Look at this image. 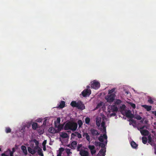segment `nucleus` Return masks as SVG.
Wrapping results in <instances>:
<instances>
[{
  "label": "nucleus",
  "instance_id": "obj_28",
  "mask_svg": "<svg viewBox=\"0 0 156 156\" xmlns=\"http://www.w3.org/2000/svg\"><path fill=\"white\" fill-rule=\"evenodd\" d=\"M32 128L35 130L37 128V124L36 122H34L32 124Z\"/></svg>",
  "mask_w": 156,
  "mask_h": 156
},
{
  "label": "nucleus",
  "instance_id": "obj_57",
  "mask_svg": "<svg viewBox=\"0 0 156 156\" xmlns=\"http://www.w3.org/2000/svg\"><path fill=\"white\" fill-rule=\"evenodd\" d=\"M15 148H12V151H11V152H12L13 153H14V152H15Z\"/></svg>",
  "mask_w": 156,
  "mask_h": 156
},
{
  "label": "nucleus",
  "instance_id": "obj_41",
  "mask_svg": "<svg viewBox=\"0 0 156 156\" xmlns=\"http://www.w3.org/2000/svg\"><path fill=\"white\" fill-rule=\"evenodd\" d=\"M101 124V126L102 127H103L105 126V123L104 119L103 120V121H102Z\"/></svg>",
  "mask_w": 156,
  "mask_h": 156
},
{
  "label": "nucleus",
  "instance_id": "obj_9",
  "mask_svg": "<svg viewBox=\"0 0 156 156\" xmlns=\"http://www.w3.org/2000/svg\"><path fill=\"white\" fill-rule=\"evenodd\" d=\"M106 150L104 148H101L97 155V156H105Z\"/></svg>",
  "mask_w": 156,
  "mask_h": 156
},
{
  "label": "nucleus",
  "instance_id": "obj_7",
  "mask_svg": "<svg viewBox=\"0 0 156 156\" xmlns=\"http://www.w3.org/2000/svg\"><path fill=\"white\" fill-rule=\"evenodd\" d=\"M88 148L90 150L92 155H93L96 153V150L94 146L89 145L88 146Z\"/></svg>",
  "mask_w": 156,
  "mask_h": 156
},
{
  "label": "nucleus",
  "instance_id": "obj_12",
  "mask_svg": "<svg viewBox=\"0 0 156 156\" xmlns=\"http://www.w3.org/2000/svg\"><path fill=\"white\" fill-rule=\"evenodd\" d=\"M55 128H57V129L56 130L57 133H59L61 130L63 129V125L62 124H59L58 126L56 124L55 122Z\"/></svg>",
  "mask_w": 156,
  "mask_h": 156
},
{
  "label": "nucleus",
  "instance_id": "obj_47",
  "mask_svg": "<svg viewBox=\"0 0 156 156\" xmlns=\"http://www.w3.org/2000/svg\"><path fill=\"white\" fill-rule=\"evenodd\" d=\"M145 128H147L146 126L145 125L143 126L140 127V129L141 130H144L143 129Z\"/></svg>",
  "mask_w": 156,
  "mask_h": 156
},
{
  "label": "nucleus",
  "instance_id": "obj_15",
  "mask_svg": "<svg viewBox=\"0 0 156 156\" xmlns=\"http://www.w3.org/2000/svg\"><path fill=\"white\" fill-rule=\"evenodd\" d=\"M65 102L64 101H62L59 102V105L57 108H62L65 107Z\"/></svg>",
  "mask_w": 156,
  "mask_h": 156
},
{
  "label": "nucleus",
  "instance_id": "obj_19",
  "mask_svg": "<svg viewBox=\"0 0 156 156\" xmlns=\"http://www.w3.org/2000/svg\"><path fill=\"white\" fill-rule=\"evenodd\" d=\"M101 117H97L96 119V125L97 126L99 127L101 124Z\"/></svg>",
  "mask_w": 156,
  "mask_h": 156
},
{
  "label": "nucleus",
  "instance_id": "obj_51",
  "mask_svg": "<svg viewBox=\"0 0 156 156\" xmlns=\"http://www.w3.org/2000/svg\"><path fill=\"white\" fill-rule=\"evenodd\" d=\"M46 121H47V119H45L44 121L43 122V125H46Z\"/></svg>",
  "mask_w": 156,
  "mask_h": 156
},
{
  "label": "nucleus",
  "instance_id": "obj_33",
  "mask_svg": "<svg viewBox=\"0 0 156 156\" xmlns=\"http://www.w3.org/2000/svg\"><path fill=\"white\" fill-rule=\"evenodd\" d=\"M148 102L151 104H152L153 103V101L151 98L150 97H149L148 98Z\"/></svg>",
  "mask_w": 156,
  "mask_h": 156
},
{
  "label": "nucleus",
  "instance_id": "obj_48",
  "mask_svg": "<svg viewBox=\"0 0 156 156\" xmlns=\"http://www.w3.org/2000/svg\"><path fill=\"white\" fill-rule=\"evenodd\" d=\"M33 141L36 145H37L39 143L37 140L36 139H34Z\"/></svg>",
  "mask_w": 156,
  "mask_h": 156
},
{
  "label": "nucleus",
  "instance_id": "obj_39",
  "mask_svg": "<svg viewBox=\"0 0 156 156\" xmlns=\"http://www.w3.org/2000/svg\"><path fill=\"white\" fill-rule=\"evenodd\" d=\"M135 118V119L139 120H140L142 119V117L139 115H136Z\"/></svg>",
  "mask_w": 156,
  "mask_h": 156
},
{
  "label": "nucleus",
  "instance_id": "obj_50",
  "mask_svg": "<svg viewBox=\"0 0 156 156\" xmlns=\"http://www.w3.org/2000/svg\"><path fill=\"white\" fill-rule=\"evenodd\" d=\"M60 118H58L57 119V122L58 123H60Z\"/></svg>",
  "mask_w": 156,
  "mask_h": 156
},
{
  "label": "nucleus",
  "instance_id": "obj_3",
  "mask_svg": "<svg viewBox=\"0 0 156 156\" xmlns=\"http://www.w3.org/2000/svg\"><path fill=\"white\" fill-rule=\"evenodd\" d=\"M100 87V84L99 82L96 80H94L92 83L91 87L95 90L98 89Z\"/></svg>",
  "mask_w": 156,
  "mask_h": 156
},
{
  "label": "nucleus",
  "instance_id": "obj_13",
  "mask_svg": "<svg viewBox=\"0 0 156 156\" xmlns=\"http://www.w3.org/2000/svg\"><path fill=\"white\" fill-rule=\"evenodd\" d=\"M141 135L143 136H147L149 134V131L146 129L140 130Z\"/></svg>",
  "mask_w": 156,
  "mask_h": 156
},
{
  "label": "nucleus",
  "instance_id": "obj_20",
  "mask_svg": "<svg viewBox=\"0 0 156 156\" xmlns=\"http://www.w3.org/2000/svg\"><path fill=\"white\" fill-rule=\"evenodd\" d=\"M21 149L23 151L24 154L26 155H27V152L26 147L25 146L22 145L21 147Z\"/></svg>",
  "mask_w": 156,
  "mask_h": 156
},
{
  "label": "nucleus",
  "instance_id": "obj_30",
  "mask_svg": "<svg viewBox=\"0 0 156 156\" xmlns=\"http://www.w3.org/2000/svg\"><path fill=\"white\" fill-rule=\"evenodd\" d=\"M6 153H7L8 154H9L10 156H13L14 153L11 152V151L10 149H8V150L6 151Z\"/></svg>",
  "mask_w": 156,
  "mask_h": 156
},
{
  "label": "nucleus",
  "instance_id": "obj_16",
  "mask_svg": "<svg viewBox=\"0 0 156 156\" xmlns=\"http://www.w3.org/2000/svg\"><path fill=\"white\" fill-rule=\"evenodd\" d=\"M80 154L81 156H88V151L84 150L81 151L80 152Z\"/></svg>",
  "mask_w": 156,
  "mask_h": 156
},
{
  "label": "nucleus",
  "instance_id": "obj_37",
  "mask_svg": "<svg viewBox=\"0 0 156 156\" xmlns=\"http://www.w3.org/2000/svg\"><path fill=\"white\" fill-rule=\"evenodd\" d=\"M129 121L130 122L129 123V125H131L132 123H133L135 124L136 123V121L133 119H130L129 120Z\"/></svg>",
  "mask_w": 156,
  "mask_h": 156
},
{
  "label": "nucleus",
  "instance_id": "obj_42",
  "mask_svg": "<svg viewBox=\"0 0 156 156\" xmlns=\"http://www.w3.org/2000/svg\"><path fill=\"white\" fill-rule=\"evenodd\" d=\"M102 128H103L102 133L104 134H106V127L105 126V127H102Z\"/></svg>",
  "mask_w": 156,
  "mask_h": 156
},
{
  "label": "nucleus",
  "instance_id": "obj_8",
  "mask_svg": "<svg viewBox=\"0 0 156 156\" xmlns=\"http://www.w3.org/2000/svg\"><path fill=\"white\" fill-rule=\"evenodd\" d=\"M90 132L92 136H93L94 137L95 136H98L100 134V133L99 132L94 129H91L90 130Z\"/></svg>",
  "mask_w": 156,
  "mask_h": 156
},
{
  "label": "nucleus",
  "instance_id": "obj_49",
  "mask_svg": "<svg viewBox=\"0 0 156 156\" xmlns=\"http://www.w3.org/2000/svg\"><path fill=\"white\" fill-rule=\"evenodd\" d=\"M126 107V105H123L121 107V109H124Z\"/></svg>",
  "mask_w": 156,
  "mask_h": 156
},
{
  "label": "nucleus",
  "instance_id": "obj_27",
  "mask_svg": "<svg viewBox=\"0 0 156 156\" xmlns=\"http://www.w3.org/2000/svg\"><path fill=\"white\" fill-rule=\"evenodd\" d=\"M148 143L150 144L151 145H152V138L151 137V136L150 135H149L148 136Z\"/></svg>",
  "mask_w": 156,
  "mask_h": 156
},
{
  "label": "nucleus",
  "instance_id": "obj_29",
  "mask_svg": "<svg viewBox=\"0 0 156 156\" xmlns=\"http://www.w3.org/2000/svg\"><path fill=\"white\" fill-rule=\"evenodd\" d=\"M147 139L146 137H142V141L143 143L144 144H146L147 142Z\"/></svg>",
  "mask_w": 156,
  "mask_h": 156
},
{
  "label": "nucleus",
  "instance_id": "obj_18",
  "mask_svg": "<svg viewBox=\"0 0 156 156\" xmlns=\"http://www.w3.org/2000/svg\"><path fill=\"white\" fill-rule=\"evenodd\" d=\"M87 88L84 90L81 93V94L83 97H85L88 94V86L86 87Z\"/></svg>",
  "mask_w": 156,
  "mask_h": 156
},
{
  "label": "nucleus",
  "instance_id": "obj_35",
  "mask_svg": "<svg viewBox=\"0 0 156 156\" xmlns=\"http://www.w3.org/2000/svg\"><path fill=\"white\" fill-rule=\"evenodd\" d=\"M122 102L121 101L120 99H116L115 101V103L117 105H119Z\"/></svg>",
  "mask_w": 156,
  "mask_h": 156
},
{
  "label": "nucleus",
  "instance_id": "obj_62",
  "mask_svg": "<svg viewBox=\"0 0 156 156\" xmlns=\"http://www.w3.org/2000/svg\"><path fill=\"white\" fill-rule=\"evenodd\" d=\"M144 119H143L142 120H141L140 121V122H141V123H143V122H144Z\"/></svg>",
  "mask_w": 156,
  "mask_h": 156
},
{
  "label": "nucleus",
  "instance_id": "obj_64",
  "mask_svg": "<svg viewBox=\"0 0 156 156\" xmlns=\"http://www.w3.org/2000/svg\"><path fill=\"white\" fill-rule=\"evenodd\" d=\"M154 153L156 154V148L155 149V150Z\"/></svg>",
  "mask_w": 156,
  "mask_h": 156
},
{
  "label": "nucleus",
  "instance_id": "obj_14",
  "mask_svg": "<svg viewBox=\"0 0 156 156\" xmlns=\"http://www.w3.org/2000/svg\"><path fill=\"white\" fill-rule=\"evenodd\" d=\"M75 136H77L79 138H81V135L78 132H76L75 133H72L71 134V138H73Z\"/></svg>",
  "mask_w": 156,
  "mask_h": 156
},
{
  "label": "nucleus",
  "instance_id": "obj_54",
  "mask_svg": "<svg viewBox=\"0 0 156 156\" xmlns=\"http://www.w3.org/2000/svg\"><path fill=\"white\" fill-rule=\"evenodd\" d=\"M91 94V91L90 90L88 89V96Z\"/></svg>",
  "mask_w": 156,
  "mask_h": 156
},
{
  "label": "nucleus",
  "instance_id": "obj_36",
  "mask_svg": "<svg viewBox=\"0 0 156 156\" xmlns=\"http://www.w3.org/2000/svg\"><path fill=\"white\" fill-rule=\"evenodd\" d=\"M5 132L7 133H10L11 132V129L9 127H7L5 129Z\"/></svg>",
  "mask_w": 156,
  "mask_h": 156
},
{
  "label": "nucleus",
  "instance_id": "obj_63",
  "mask_svg": "<svg viewBox=\"0 0 156 156\" xmlns=\"http://www.w3.org/2000/svg\"><path fill=\"white\" fill-rule=\"evenodd\" d=\"M90 121V119L88 117V124H89Z\"/></svg>",
  "mask_w": 156,
  "mask_h": 156
},
{
  "label": "nucleus",
  "instance_id": "obj_43",
  "mask_svg": "<svg viewBox=\"0 0 156 156\" xmlns=\"http://www.w3.org/2000/svg\"><path fill=\"white\" fill-rule=\"evenodd\" d=\"M102 103H100L99 104H98L96 107V108H100V107H101L102 106Z\"/></svg>",
  "mask_w": 156,
  "mask_h": 156
},
{
  "label": "nucleus",
  "instance_id": "obj_4",
  "mask_svg": "<svg viewBox=\"0 0 156 156\" xmlns=\"http://www.w3.org/2000/svg\"><path fill=\"white\" fill-rule=\"evenodd\" d=\"M118 110L117 107L115 105H109L108 107L107 110L109 113L117 112Z\"/></svg>",
  "mask_w": 156,
  "mask_h": 156
},
{
  "label": "nucleus",
  "instance_id": "obj_59",
  "mask_svg": "<svg viewBox=\"0 0 156 156\" xmlns=\"http://www.w3.org/2000/svg\"><path fill=\"white\" fill-rule=\"evenodd\" d=\"M57 156H62V154L60 153H58L57 154Z\"/></svg>",
  "mask_w": 156,
  "mask_h": 156
},
{
  "label": "nucleus",
  "instance_id": "obj_17",
  "mask_svg": "<svg viewBox=\"0 0 156 156\" xmlns=\"http://www.w3.org/2000/svg\"><path fill=\"white\" fill-rule=\"evenodd\" d=\"M48 131L49 132L53 134H55L56 133H57L56 130L54 128L52 127H50Z\"/></svg>",
  "mask_w": 156,
  "mask_h": 156
},
{
  "label": "nucleus",
  "instance_id": "obj_34",
  "mask_svg": "<svg viewBox=\"0 0 156 156\" xmlns=\"http://www.w3.org/2000/svg\"><path fill=\"white\" fill-rule=\"evenodd\" d=\"M115 90V88H113L111 90H110L108 91V94H113L112 93L114 92Z\"/></svg>",
  "mask_w": 156,
  "mask_h": 156
},
{
  "label": "nucleus",
  "instance_id": "obj_11",
  "mask_svg": "<svg viewBox=\"0 0 156 156\" xmlns=\"http://www.w3.org/2000/svg\"><path fill=\"white\" fill-rule=\"evenodd\" d=\"M126 115L127 118L131 119L133 118L134 117L133 115L131 113V111L129 110L126 112Z\"/></svg>",
  "mask_w": 156,
  "mask_h": 156
},
{
  "label": "nucleus",
  "instance_id": "obj_40",
  "mask_svg": "<svg viewBox=\"0 0 156 156\" xmlns=\"http://www.w3.org/2000/svg\"><path fill=\"white\" fill-rule=\"evenodd\" d=\"M130 106L133 108V109H135L136 108V105L135 104L132 103L130 102L129 103Z\"/></svg>",
  "mask_w": 156,
  "mask_h": 156
},
{
  "label": "nucleus",
  "instance_id": "obj_60",
  "mask_svg": "<svg viewBox=\"0 0 156 156\" xmlns=\"http://www.w3.org/2000/svg\"><path fill=\"white\" fill-rule=\"evenodd\" d=\"M46 143V141H44L43 143V145H44V144H45Z\"/></svg>",
  "mask_w": 156,
  "mask_h": 156
},
{
  "label": "nucleus",
  "instance_id": "obj_26",
  "mask_svg": "<svg viewBox=\"0 0 156 156\" xmlns=\"http://www.w3.org/2000/svg\"><path fill=\"white\" fill-rule=\"evenodd\" d=\"M97 145H98L99 147L103 148L105 147V143H103L102 142H97Z\"/></svg>",
  "mask_w": 156,
  "mask_h": 156
},
{
  "label": "nucleus",
  "instance_id": "obj_22",
  "mask_svg": "<svg viewBox=\"0 0 156 156\" xmlns=\"http://www.w3.org/2000/svg\"><path fill=\"white\" fill-rule=\"evenodd\" d=\"M60 136L61 137L63 138H66L68 137V134L64 132H62L61 133Z\"/></svg>",
  "mask_w": 156,
  "mask_h": 156
},
{
  "label": "nucleus",
  "instance_id": "obj_61",
  "mask_svg": "<svg viewBox=\"0 0 156 156\" xmlns=\"http://www.w3.org/2000/svg\"><path fill=\"white\" fill-rule=\"evenodd\" d=\"M43 149L44 151H45L46 150V147L45 146H44L43 148Z\"/></svg>",
  "mask_w": 156,
  "mask_h": 156
},
{
  "label": "nucleus",
  "instance_id": "obj_58",
  "mask_svg": "<svg viewBox=\"0 0 156 156\" xmlns=\"http://www.w3.org/2000/svg\"><path fill=\"white\" fill-rule=\"evenodd\" d=\"M148 122V121L147 120H145L144 121V122L145 123V124H146Z\"/></svg>",
  "mask_w": 156,
  "mask_h": 156
},
{
  "label": "nucleus",
  "instance_id": "obj_44",
  "mask_svg": "<svg viewBox=\"0 0 156 156\" xmlns=\"http://www.w3.org/2000/svg\"><path fill=\"white\" fill-rule=\"evenodd\" d=\"M2 156H9V154L7 153H6V151L4 153H3L2 154Z\"/></svg>",
  "mask_w": 156,
  "mask_h": 156
},
{
  "label": "nucleus",
  "instance_id": "obj_32",
  "mask_svg": "<svg viewBox=\"0 0 156 156\" xmlns=\"http://www.w3.org/2000/svg\"><path fill=\"white\" fill-rule=\"evenodd\" d=\"M77 123L79 125V128L81 127L83 123L82 121L81 120H79L78 121Z\"/></svg>",
  "mask_w": 156,
  "mask_h": 156
},
{
  "label": "nucleus",
  "instance_id": "obj_46",
  "mask_svg": "<svg viewBox=\"0 0 156 156\" xmlns=\"http://www.w3.org/2000/svg\"><path fill=\"white\" fill-rule=\"evenodd\" d=\"M42 121V119H36V121L38 122H41Z\"/></svg>",
  "mask_w": 156,
  "mask_h": 156
},
{
  "label": "nucleus",
  "instance_id": "obj_55",
  "mask_svg": "<svg viewBox=\"0 0 156 156\" xmlns=\"http://www.w3.org/2000/svg\"><path fill=\"white\" fill-rule=\"evenodd\" d=\"M86 138L88 140V133H86Z\"/></svg>",
  "mask_w": 156,
  "mask_h": 156
},
{
  "label": "nucleus",
  "instance_id": "obj_53",
  "mask_svg": "<svg viewBox=\"0 0 156 156\" xmlns=\"http://www.w3.org/2000/svg\"><path fill=\"white\" fill-rule=\"evenodd\" d=\"M152 113L154 114V115L156 116V111H152Z\"/></svg>",
  "mask_w": 156,
  "mask_h": 156
},
{
  "label": "nucleus",
  "instance_id": "obj_2",
  "mask_svg": "<svg viewBox=\"0 0 156 156\" xmlns=\"http://www.w3.org/2000/svg\"><path fill=\"white\" fill-rule=\"evenodd\" d=\"M71 105L73 107H76L78 109H84V105L81 102H76L75 101L71 102Z\"/></svg>",
  "mask_w": 156,
  "mask_h": 156
},
{
  "label": "nucleus",
  "instance_id": "obj_23",
  "mask_svg": "<svg viewBox=\"0 0 156 156\" xmlns=\"http://www.w3.org/2000/svg\"><path fill=\"white\" fill-rule=\"evenodd\" d=\"M77 145V142L76 141H73L71 143V148L75 149Z\"/></svg>",
  "mask_w": 156,
  "mask_h": 156
},
{
  "label": "nucleus",
  "instance_id": "obj_5",
  "mask_svg": "<svg viewBox=\"0 0 156 156\" xmlns=\"http://www.w3.org/2000/svg\"><path fill=\"white\" fill-rule=\"evenodd\" d=\"M115 96V94H113L110 95H107L105 99L108 102H112L114 100Z\"/></svg>",
  "mask_w": 156,
  "mask_h": 156
},
{
  "label": "nucleus",
  "instance_id": "obj_45",
  "mask_svg": "<svg viewBox=\"0 0 156 156\" xmlns=\"http://www.w3.org/2000/svg\"><path fill=\"white\" fill-rule=\"evenodd\" d=\"M64 151V149L63 147H61L59 148L58 151H60L62 152Z\"/></svg>",
  "mask_w": 156,
  "mask_h": 156
},
{
  "label": "nucleus",
  "instance_id": "obj_52",
  "mask_svg": "<svg viewBox=\"0 0 156 156\" xmlns=\"http://www.w3.org/2000/svg\"><path fill=\"white\" fill-rule=\"evenodd\" d=\"M85 121L86 123L88 124V117H87L86 118Z\"/></svg>",
  "mask_w": 156,
  "mask_h": 156
},
{
  "label": "nucleus",
  "instance_id": "obj_10",
  "mask_svg": "<svg viewBox=\"0 0 156 156\" xmlns=\"http://www.w3.org/2000/svg\"><path fill=\"white\" fill-rule=\"evenodd\" d=\"M87 149V148L83 146L82 144H78L77 146V151H80Z\"/></svg>",
  "mask_w": 156,
  "mask_h": 156
},
{
  "label": "nucleus",
  "instance_id": "obj_56",
  "mask_svg": "<svg viewBox=\"0 0 156 156\" xmlns=\"http://www.w3.org/2000/svg\"><path fill=\"white\" fill-rule=\"evenodd\" d=\"M111 116H115L116 115V114L115 113H112L111 114Z\"/></svg>",
  "mask_w": 156,
  "mask_h": 156
},
{
  "label": "nucleus",
  "instance_id": "obj_24",
  "mask_svg": "<svg viewBox=\"0 0 156 156\" xmlns=\"http://www.w3.org/2000/svg\"><path fill=\"white\" fill-rule=\"evenodd\" d=\"M142 107L146 109L147 111H149L151 109L152 106H148L147 105H142Z\"/></svg>",
  "mask_w": 156,
  "mask_h": 156
},
{
  "label": "nucleus",
  "instance_id": "obj_21",
  "mask_svg": "<svg viewBox=\"0 0 156 156\" xmlns=\"http://www.w3.org/2000/svg\"><path fill=\"white\" fill-rule=\"evenodd\" d=\"M27 149L29 152L32 154H34L36 153V151L35 150L33 149L30 147H28Z\"/></svg>",
  "mask_w": 156,
  "mask_h": 156
},
{
  "label": "nucleus",
  "instance_id": "obj_1",
  "mask_svg": "<svg viewBox=\"0 0 156 156\" xmlns=\"http://www.w3.org/2000/svg\"><path fill=\"white\" fill-rule=\"evenodd\" d=\"M78 124L75 122H68L65 125L64 129L65 130L70 129L73 131H75L77 127Z\"/></svg>",
  "mask_w": 156,
  "mask_h": 156
},
{
  "label": "nucleus",
  "instance_id": "obj_25",
  "mask_svg": "<svg viewBox=\"0 0 156 156\" xmlns=\"http://www.w3.org/2000/svg\"><path fill=\"white\" fill-rule=\"evenodd\" d=\"M131 147L133 148L136 149L138 146V144H136V143L134 141H132L131 142Z\"/></svg>",
  "mask_w": 156,
  "mask_h": 156
},
{
  "label": "nucleus",
  "instance_id": "obj_6",
  "mask_svg": "<svg viewBox=\"0 0 156 156\" xmlns=\"http://www.w3.org/2000/svg\"><path fill=\"white\" fill-rule=\"evenodd\" d=\"M104 139L106 140V141L105 142V145H106L107 143V136L106 134H104L103 136L101 135L98 138V140L101 142H103Z\"/></svg>",
  "mask_w": 156,
  "mask_h": 156
},
{
  "label": "nucleus",
  "instance_id": "obj_31",
  "mask_svg": "<svg viewBox=\"0 0 156 156\" xmlns=\"http://www.w3.org/2000/svg\"><path fill=\"white\" fill-rule=\"evenodd\" d=\"M66 151L67 154V156H69L70 154L72 153V152L70 151V149H66Z\"/></svg>",
  "mask_w": 156,
  "mask_h": 156
},
{
  "label": "nucleus",
  "instance_id": "obj_38",
  "mask_svg": "<svg viewBox=\"0 0 156 156\" xmlns=\"http://www.w3.org/2000/svg\"><path fill=\"white\" fill-rule=\"evenodd\" d=\"M38 153L39 155H40L41 156H44V155L42 152V150L41 149L39 150L38 151Z\"/></svg>",
  "mask_w": 156,
  "mask_h": 156
}]
</instances>
